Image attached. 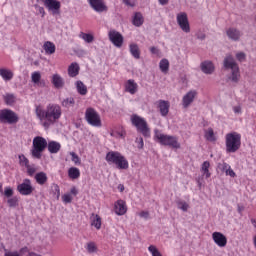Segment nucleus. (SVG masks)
Wrapping results in <instances>:
<instances>
[{"label":"nucleus","mask_w":256,"mask_h":256,"mask_svg":"<svg viewBox=\"0 0 256 256\" xmlns=\"http://www.w3.org/2000/svg\"><path fill=\"white\" fill-rule=\"evenodd\" d=\"M7 203L9 207H17L19 205V199L17 197L9 198Z\"/></svg>","instance_id":"42"},{"label":"nucleus","mask_w":256,"mask_h":256,"mask_svg":"<svg viewBox=\"0 0 256 256\" xmlns=\"http://www.w3.org/2000/svg\"><path fill=\"white\" fill-rule=\"evenodd\" d=\"M135 1L136 0H123V3L129 7H135Z\"/></svg>","instance_id":"54"},{"label":"nucleus","mask_w":256,"mask_h":256,"mask_svg":"<svg viewBox=\"0 0 256 256\" xmlns=\"http://www.w3.org/2000/svg\"><path fill=\"white\" fill-rule=\"evenodd\" d=\"M0 76L4 81H11V79H13V71L9 69L1 68Z\"/></svg>","instance_id":"27"},{"label":"nucleus","mask_w":256,"mask_h":256,"mask_svg":"<svg viewBox=\"0 0 256 256\" xmlns=\"http://www.w3.org/2000/svg\"><path fill=\"white\" fill-rule=\"evenodd\" d=\"M241 148V134L231 132L226 134V151L227 153H237Z\"/></svg>","instance_id":"4"},{"label":"nucleus","mask_w":256,"mask_h":256,"mask_svg":"<svg viewBox=\"0 0 256 256\" xmlns=\"http://www.w3.org/2000/svg\"><path fill=\"white\" fill-rule=\"evenodd\" d=\"M0 123L14 125L15 123H19V116L11 109H2L0 110Z\"/></svg>","instance_id":"8"},{"label":"nucleus","mask_w":256,"mask_h":256,"mask_svg":"<svg viewBox=\"0 0 256 256\" xmlns=\"http://www.w3.org/2000/svg\"><path fill=\"white\" fill-rule=\"evenodd\" d=\"M108 165H116L117 169H129V161L118 151H110L106 154Z\"/></svg>","instance_id":"2"},{"label":"nucleus","mask_w":256,"mask_h":256,"mask_svg":"<svg viewBox=\"0 0 256 256\" xmlns=\"http://www.w3.org/2000/svg\"><path fill=\"white\" fill-rule=\"evenodd\" d=\"M236 58L238 59V61H243L245 59V53L243 52L237 53Z\"/></svg>","instance_id":"55"},{"label":"nucleus","mask_w":256,"mask_h":256,"mask_svg":"<svg viewBox=\"0 0 256 256\" xmlns=\"http://www.w3.org/2000/svg\"><path fill=\"white\" fill-rule=\"evenodd\" d=\"M74 106H75V98L73 97L65 98L62 101V107H66L67 109H69V107H74Z\"/></svg>","instance_id":"34"},{"label":"nucleus","mask_w":256,"mask_h":256,"mask_svg":"<svg viewBox=\"0 0 256 256\" xmlns=\"http://www.w3.org/2000/svg\"><path fill=\"white\" fill-rule=\"evenodd\" d=\"M68 75L69 77H77L79 75V64L72 63L68 67Z\"/></svg>","instance_id":"28"},{"label":"nucleus","mask_w":256,"mask_h":256,"mask_svg":"<svg viewBox=\"0 0 256 256\" xmlns=\"http://www.w3.org/2000/svg\"><path fill=\"white\" fill-rule=\"evenodd\" d=\"M150 52L152 53V55H159L161 53V51L155 46H152L150 48Z\"/></svg>","instance_id":"52"},{"label":"nucleus","mask_w":256,"mask_h":256,"mask_svg":"<svg viewBox=\"0 0 256 256\" xmlns=\"http://www.w3.org/2000/svg\"><path fill=\"white\" fill-rule=\"evenodd\" d=\"M51 191H52L53 195H55V197L57 199H59V197H61V189L59 188V185L52 184Z\"/></svg>","instance_id":"39"},{"label":"nucleus","mask_w":256,"mask_h":256,"mask_svg":"<svg viewBox=\"0 0 256 256\" xmlns=\"http://www.w3.org/2000/svg\"><path fill=\"white\" fill-rule=\"evenodd\" d=\"M209 167H211V164L209 161H204L201 167V171L203 175H205L206 179H209L211 177V172H209Z\"/></svg>","instance_id":"32"},{"label":"nucleus","mask_w":256,"mask_h":256,"mask_svg":"<svg viewBox=\"0 0 256 256\" xmlns=\"http://www.w3.org/2000/svg\"><path fill=\"white\" fill-rule=\"evenodd\" d=\"M52 84L54 85L55 89H63L65 87V80L59 74H54L52 76Z\"/></svg>","instance_id":"20"},{"label":"nucleus","mask_w":256,"mask_h":256,"mask_svg":"<svg viewBox=\"0 0 256 256\" xmlns=\"http://www.w3.org/2000/svg\"><path fill=\"white\" fill-rule=\"evenodd\" d=\"M45 149H47V140L41 136H36L32 142V157L34 159H41Z\"/></svg>","instance_id":"5"},{"label":"nucleus","mask_w":256,"mask_h":256,"mask_svg":"<svg viewBox=\"0 0 256 256\" xmlns=\"http://www.w3.org/2000/svg\"><path fill=\"white\" fill-rule=\"evenodd\" d=\"M91 225L92 227H95V229L99 230L101 229V216L95 213L91 214Z\"/></svg>","instance_id":"23"},{"label":"nucleus","mask_w":256,"mask_h":256,"mask_svg":"<svg viewBox=\"0 0 256 256\" xmlns=\"http://www.w3.org/2000/svg\"><path fill=\"white\" fill-rule=\"evenodd\" d=\"M205 138L207 141H215V132L213 131V128H208L205 132Z\"/></svg>","instance_id":"37"},{"label":"nucleus","mask_w":256,"mask_h":256,"mask_svg":"<svg viewBox=\"0 0 256 256\" xmlns=\"http://www.w3.org/2000/svg\"><path fill=\"white\" fill-rule=\"evenodd\" d=\"M223 67L226 70L231 69V76L228 78L233 83H239V78L241 75L239 74V65L235 62V58L231 55H227L223 61Z\"/></svg>","instance_id":"3"},{"label":"nucleus","mask_w":256,"mask_h":256,"mask_svg":"<svg viewBox=\"0 0 256 256\" xmlns=\"http://www.w3.org/2000/svg\"><path fill=\"white\" fill-rule=\"evenodd\" d=\"M129 49L134 59H141V50H139V46L137 44H130Z\"/></svg>","instance_id":"25"},{"label":"nucleus","mask_w":256,"mask_h":256,"mask_svg":"<svg viewBox=\"0 0 256 256\" xmlns=\"http://www.w3.org/2000/svg\"><path fill=\"white\" fill-rule=\"evenodd\" d=\"M155 139L159 142L160 145H165L168 147H173V149H180L181 144L177 141V138L175 136H169L165 134H161L159 130L155 131Z\"/></svg>","instance_id":"6"},{"label":"nucleus","mask_w":256,"mask_h":256,"mask_svg":"<svg viewBox=\"0 0 256 256\" xmlns=\"http://www.w3.org/2000/svg\"><path fill=\"white\" fill-rule=\"evenodd\" d=\"M85 117L89 125H92L93 127H101V117H99V114L95 109H86Z\"/></svg>","instance_id":"9"},{"label":"nucleus","mask_w":256,"mask_h":256,"mask_svg":"<svg viewBox=\"0 0 256 256\" xmlns=\"http://www.w3.org/2000/svg\"><path fill=\"white\" fill-rule=\"evenodd\" d=\"M140 217H142L143 219H149V212L147 211H142L140 213Z\"/></svg>","instance_id":"56"},{"label":"nucleus","mask_w":256,"mask_h":256,"mask_svg":"<svg viewBox=\"0 0 256 256\" xmlns=\"http://www.w3.org/2000/svg\"><path fill=\"white\" fill-rule=\"evenodd\" d=\"M233 111H234V113H241V106H234L233 107Z\"/></svg>","instance_id":"57"},{"label":"nucleus","mask_w":256,"mask_h":256,"mask_svg":"<svg viewBox=\"0 0 256 256\" xmlns=\"http://www.w3.org/2000/svg\"><path fill=\"white\" fill-rule=\"evenodd\" d=\"M35 180L38 185H45L47 183L48 177L45 172H38L35 175Z\"/></svg>","instance_id":"24"},{"label":"nucleus","mask_w":256,"mask_h":256,"mask_svg":"<svg viewBox=\"0 0 256 256\" xmlns=\"http://www.w3.org/2000/svg\"><path fill=\"white\" fill-rule=\"evenodd\" d=\"M4 101L6 105H13L16 101V97L14 94H6L4 95Z\"/></svg>","instance_id":"36"},{"label":"nucleus","mask_w":256,"mask_h":256,"mask_svg":"<svg viewBox=\"0 0 256 256\" xmlns=\"http://www.w3.org/2000/svg\"><path fill=\"white\" fill-rule=\"evenodd\" d=\"M70 155H71L72 161H73V163H75V165H81V158H79V156L75 152H70Z\"/></svg>","instance_id":"44"},{"label":"nucleus","mask_w":256,"mask_h":256,"mask_svg":"<svg viewBox=\"0 0 256 256\" xmlns=\"http://www.w3.org/2000/svg\"><path fill=\"white\" fill-rule=\"evenodd\" d=\"M177 23L182 29L184 33H190L191 32V27L189 26V18H187V13L182 12L177 15Z\"/></svg>","instance_id":"10"},{"label":"nucleus","mask_w":256,"mask_h":256,"mask_svg":"<svg viewBox=\"0 0 256 256\" xmlns=\"http://www.w3.org/2000/svg\"><path fill=\"white\" fill-rule=\"evenodd\" d=\"M35 114L39 121H48V123L53 124L61 119V106L49 104L45 110L41 106H36Z\"/></svg>","instance_id":"1"},{"label":"nucleus","mask_w":256,"mask_h":256,"mask_svg":"<svg viewBox=\"0 0 256 256\" xmlns=\"http://www.w3.org/2000/svg\"><path fill=\"white\" fill-rule=\"evenodd\" d=\"M159 67L162 73H167V71H169V60L162 59L159 63Z\"/></svg>","instance_id":"35"},{"label":"nucleus","mask_w":256,"mask_h":256,"mask_svg":"<svg viewBox=\"0 0 256 256\" xmlns=\"http://www.w3.org/2000/svg\"><path fill=\"white\" fill-rule=\"evenodd\" d=\"M169 107H171V105L169 104V101H166V100L158 101V109H160V115H162V117H167V115H169Z\"/></svg>","instance_id":"18"},{"label":"nucleus","mask_w":256,"mask_h":256,"mask_svg":"<svg viewBox=\"0 0 256 256\" xmlns=\"http://www.w3.org/2000/svg\"><path fill=\"white\" fill-rule=\"evenodd\" d=\"M76 89L79 95H87V86L81 80L76 81Z\"/></svg>","instance_id":"30"},{"label":"nucleus","mask_w":256,"mask_h":256,"mask_svg":"<svg viewBox=\"0 0 256 256\" xmlns=\"http://www.w3.org/2000/svg\"><path fill=\"white\" fill-rule=\"evenodd\" d=\"M26 169H27L28 175H30V176L35 175V171H36L35 168H33L30 165H28V166H26Z\"/></svg>","instance_id":"51"},{"label":"nucleus","mask_w":256,"mask_h":256,"mask_svg":"<svg viewBox=\"0 0 256 256\" xmlns=\"http://www.w3.org/2000/svg\"><path fill=\"white\" fill-rule=\"evenodd\" d=\"M33 186L31 185L30 179H24L23 183L19 184L17 186V191L20 193V195H31L33 193Z\"/></svg>","instance_id":"11"},{"label":"nucleus","mask_w":256,"mask_h":256,"mask_svg":"<svg viewBox=\"0 0 256 256\" xmlns=\"http://www.w3.org/2000/svg\"><path fill=\"white\" fill-rule=\"evenodd\" d=\"M229 167H231V166L229 164L225 163V162L218 164V169L222 173H227Z\"/></svg>","instance_id":"43"},{"label":"nucleus","mask_w":256,"mask_h":256,"mask_svg":"<svg viewBox=\"0 0 256 256\" xmlns=\"http://www.w3.org/2000/svg\"><path fill=\"white\" fill-rule=\"evenodd\" d=\"M31 79L32 82H34L35 84H39V82L41 81V72L36 71L32 73Z\"/></svg>","instance_id":"41"},{"label":"nucleus","mask_w":256,"mask_h":256,"mask_svg":"<svg viewBox=\"0 0 256 256\" xmlns=\"http://www.w3.org/2000/svg\"><path fill=\"white\" fill-rule=\"evenodd\" d=\"M109 40L115 47H123V35L116 30H111L108 33Z\"/></svg>","instance_id":"12"},{"label":"nucleus","mask_w":256,"mask_h":256,"mask_svg":"<svg viewBox=\"0 0 256 256\" xmlns=\"http://www.w3.org/2000/svg\"><path fill=\"white\" fill-rule=\"evenodd\" d=\"M212 239L214 243L218 245V247H226L227 246V236H225L221 232H213Z\"/></svg>","instance_id":"14"},{"label":"nucleus","mask_w":256,"mask_h":256,"mask_svg":"<svg viewBox=\"0 0 256 256\" xmlns=\"http://www.w3.org/2000/svg\"><path fill=\"white\" fill-rule=\"evenodd\" d=\"M43 49L47 55H53V53H55L56 47L53 42L47 41L44 43Z\"/></svg>","instance_id":"26"},{"label":"nucleus","mask_w":256,"mask_h":256,"mask_svg":"<svg viewBox=\"0 0 256 256\" xmlns=\"http://www.w3.org/2000/svg\"><path fill=\"white\" fill-rule=\"evenodd\" d=\"M200 69L205 75H213L215 72V65H213V62L206 60L200 64Z\"/></svg>","instance_id":"16"},{"label":"nucleus","mask_w":256,"mask_h":256,"mask_svg":"<svg viewBox=\"0 0 256 256\" xmlns=\"http://www.w3.org/2000/svg\"><path fill=\"white\" fill-rule=\"evenodd\" d=\"M89 4L96 13H103V11H107V6L103 0H89Z\"/></svg>","instance_id":"15"},{"label":"nucleus","mask_w":256,"mask_h":256,"mask_svg":"<svg viewBox=\"0 0 256 256\" xmlns=\"http://www.w3.org/2000/svg\"><path fill=\"white\" fill-rule=\"evenodd\" d=\"M178 209H181V211H188L189 209V204L187 202H178Z\"/></svg>","instance_id":"47"},{"label":"nucleus","mask_w":256,"mask_h":256,"mask_svg":"<svg viewBox=\"0 0 256 256\" xmlns=\"http://www.w3.org/2000/svg\"><path fill=\"white\" fill-rule=\"evenodd\" d=\"M64 203H71V201H73V197L70 196V194H65L63 197H62Z\"/></svg>","instance_id":"50"},{"label":"nucleus","mask_w":256,"mask_h":256,"mask_svg":"<svg viewBox=\"0 0 256 256\" xmlns=\"http://www.w3.org/2000/svg\"><path fill=\"white\" fill-rule=\"evenodd\" d=\"M160 5H167L169 3V0H158Z\"/></svg>","instance_id":"60"},{"label":"nucleus","mask_w":256,"mask_h":256,"mask_svg":"<svg viewBox=\"0 0 256 256\" xmlns=\"http://www.w3.org/2000/svg\"><path fill=\"white\" fill-rule=\"evenodd\" d=\"M80 39H83L86 43H93L95 41V37L93 34H87L85 32H81L79 34Z\"/></svg>","instance_id":"33"},{"label":"nucleus","mask_w":256,"mask_h":256,"mask_svg":"<svg viewBox=\"0 0 256 256\" xmlns=\"http://www.w3.org/2000/svg\"><path fill=\"white\" fill-rule=\"evenodd\" d=\"M205 34H198L197 35V39H199L200 41H205Z\"/></svg>","instance_id":"58"},{"label":"nucleus","mask_w":256,"mask_h":256,"mask_svg":"<svg viewBox=\"0 0 256 256\" xmlns=\"http://www.w3.org/2000/svg\"><path fill=\"white\" fill-rule=\"evenodd\" d=\"M226 175H229V177H236L235 171L231 169V166H229L228 170H226Z\"/></svg>","instance_id":"53"},{"label":"nucleus","mask_w":256,"mask_h":256,"mask_svg":"<svg viewBox=\"0 0 256 256\" xmlns=\"http://www.w3.org/2000/svg\"><path fill=\"white\" fill-rule=\"evenodd\" d=\"M44 127H49V121L43 123Z\"/></svg>","instance_id":"63"},{"label":"nucleus","mask_w":256,"mask_h":256,"mask_svg":"<svg viewBox=\"0 0 256 256\" xmlns=\"http://www.w3.org/2000/svg\"><path fill=\"white\" fill-rule=\"evenodd\" d=\"M4 195L5 197H7L8 199L10 197H13V188L11 187H6L5 190H4Z\"/></svg>","instance_id":"48"},{"label":"nucleus","mask_w":256,"mask_h":256,"mask_svg":"<svg viewBox=\"0 0 256 256\" xmlns=\"http://www.w3.org/2000/svg\"><path fill=\"white\" fill-rule=\"evenodd\" d=\"M114 209H115L116 215H125V213H127V205L123 200H118L115 203Z\"/></svg>","instance_id":"19"},{"label":"nucleus","mask_w":256,"mask_h":256,"mask_svg":"<svg viewBox=\"0 0 256 256\" xmlns=\"http://www.w3.org/2000/svg\"><path fill=\"white\" fill-rule=\"evenodd\" d=\"M133 25L135 27H141L143 25V14L141 12H136L133 18Z\"/></svg>","instance_id":"31"},{"label":"nucleus","mask_w":256,"mask_h":256,"mask_svg":"<svg viewBox=\"0 0 256 256\" xmlns=\"http://www.w3.org/2000/svg\"><path fill=\"white\" fill-rule=\"evenodd\" d=\"M19 161H20V165H24L25 167H28L29 159H27V157H25V155H20Z\"/></svg>","instance_id":"46"},{"label":"nucleus","mask_w":256,"mask_h":256,"mask_svg":"<svg viewBox=\"0 0 256 256\" xmlns=\"http://www.w3.org/2000/svg\"><path fill=\"white\" fill-rule=\"evenodd\" d=\"M119 189H120L121 192L125 191V187H124V186H121V185H120V186H119Z\"/></svg>","instance_id":"64"},{"label":"nucleus","mask_w":256,"mask_h":256,"mask_svg":"<svg viewBox=\"0 0 256 256\" xmlns=\"http://www.w3.org/2000/svg\"><path fill=\"white\" fill-rule=\"evenodd\" d=\"M137 87L138 86L135 80L130 79L125 84V91H127V93H130V95H135L137 93Z\"/></svg>","instance_id":"21"},{"label":"nucleus","mask_w":256,"mask_h":256,"mask_svg":"<svg viewBox=\"0 0 256 256\" xmlns=\"http://www.w3.org/2000/svg\"><path fill=\"white\" fill-rule=\"evenodd\" d=\"M49 153L55 154L61 151V144L59 142L51 141L47 144Z\"/></svg>","instance_id":"22"},{"label":"nucleus","mask_w":256,"mask_h":256,"mask_svg":"<svg viewBox=\"0 0 256 256\" xmlns=\"http://www.w3.org/2000/svg\"><path fill=\"white\" fill-rule=\"evenodd\" d=\"M37 15H41V17H45V8L39 6L38 4L34 5Z\"/></svg>","instance_id":"45"},{"label":"nucleus","mask_w":256,"mask_h":256,"mask_svg":"<svg viewBox=\"0 0 256 256\" xmlns=\"http://www.w3.org/2000/svg\"><path fill=\"white\" fill-rule=\"evenodd\" d=\"M86 249L88 253H97V245H95V242H88Z\"/></svg>","instance_id":"40"},{"label":"nucleus","mask_w":256,"mask_h":256,"mask_svg":"<svg viewBox=\"0 0 256 256\" xmlns=\"http://www.w3.org/2000/svg\"><path fill=\"white\" fill-rule=\"evenodd\" d=\"M68 177L70 179H79V177H81V172L79 171V168H77V167L69 168Z\"/></svg>","instance_id":"29"},{"label":"nucleus","mask_w":256,"mask_h":256,"mask_svg":"<svg viewBox=\"0 0 256 256\" xmlns=\"http://www.w3.org/2000/svg\"><path fill=\"white\" fill-rule=\"evenodd\" d=\"M135 143L137 144L138 149H143L144 147L143 137L136 138Z\"/></svg>","instance_id":"49"},{"label":"nucleus","mask_w":256,"mask_h":256,"mask_svg":"<svg viewBox=\"0 0 256 256\" xmlns=\"http://www.w3.org/2000/svg\"><path fill=\"white\" fill-rule=\"evenodd\" d=\"M148 251L151 253L152 256H163V254H161V252L159 251V249H157V246L155 245H150L148 247Z\"/></svg>","instance_id":"38"},{"label":"nucleus","mask_w":256,"mask_h":256,"mask_svg":"<svg viewBox=\"0 0 256 256\" xmlns=\"http://www.w3.org/2000/svg\"><path fill=\"white\" fill-rule=\"evenodd\" d=\"M251 223H252L253 227H255V229H256V220H255V219H252V220H251Z\"/></svg>","instance_id":"62"},{"label":"nucleus","mask_w":256,"mask_h":256,"mask_svg":"<svg viewBox=\"0 0 256 256\" xmlns=\"http://www.w3.org/2000/svg\"><path fill=\"white\" fill-rule=\"evenodd\" d=\"M132 125L136 127L140 133L144 137H151V130H149V126L147 125V121L144 118H141L139 115L135 114L131 118Z\"/></svg>","instance_id":"7"},{"label":"nucleus","mask_w":256,"mask_h":256,"mask_svg":"<svg viewBox=\"0 0 256 256\" xmlns=\"http://www.w3.org/2000/svg\"><path fill=\"white\" fill-rule=\"evenodd\" d=\"M195 97H197V91H189L186 95H184L182 99V105L184 109H187L193 101H195Z\"/></svg>","instance_id":"17"},{"label":"nucleus","mask_w":256,"mask_h":256,"mask_svg":"<svg viewBox=\"0 0 256 256\" xmlns=\"http://www.w3.org/2000/svg\"><path fill=\"white\" fill-rule=\"evenodd\" d=\"M39 83V85H40V87H45V81H40V82H38Z\"/></svg>","instance_id":"61"},{"label":"nucleus","mask_w":256,"mask_h":256,"mask_svg":"<svg viewBox=\"0 0 256 256\" xmlns=\"http://www.w3.org/2000/svg\"><path fill=\"white\" fill-rule=\"evenodd\" d=\"M226 36L228 37L229 41H240L241 37H243V33L235 28V27H230L226 29Z\"/></svg>","instance_id":"13"},{"label":"nucleus","mask_w":256,"mask_h":256,"mask_svg":"<svg viewBox=\"0 0 256 256\" xmlns=\"http://www.w3.org/2000/svg\"><path fill=\"white\" fill-rule=\"evenodd\" d=\"M77 193H79V192L77 191V188H75V187L71 188V194H72V195H77Z\"/></svg>","instance_id":"59"}]
</instances>
